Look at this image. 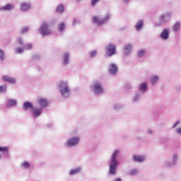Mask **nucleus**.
<instances>
[{
  "mask_svg": "<svg viewBox=\"0 0 181 181\" xmlns=\"http://www.w3.org/2000/svg\"><path fill=\"white\" fill-rule=\"evenodd\" d=\"M21 166H23V168H25V169H27V168H29V166H30V165L29 164V163L25 161L21 164Z\"/></svg>",
  "mask_w": 181,
  "mask_h": 181,
  "instance_id": "26",
  "label": "nucleus"
},
{
  "mask_svg": "<svg viewBox=\"0 0 181 181\" xmlns=\"http://www.w3.org/2000/svg\"><path fill=\"white\" fill-rule=\"evenodd\" d=\"M64 28H65V25H64V23H61L59 26H58V29L59 30H60L62 32V30H64Z\"/></svg>",
  "mask_w": 181,
  "mask_h": 181,
  "instance_id": "25",
  "label": "nucleus"
},
{
  "mask_svg": "<svg viewBox=\"0 0 181 181\" xmlns=\"http://www.w3.org/2000/svg\"><path fill=\"white\" fill-rule=\"evenodd\" d=\"M93 90L95 94H103L104 93V89L101 86V83L95 82L93 85Z\"/></svg>",
  "mask_w": 181,
  "mask_h": 181,
  "instance_id": "5",
  "label": "nucleus"
},
{
  "mask_svg": "<svg viewBox=\"0 0 181 181\" xmlns=\"http://www.w3.org/2000/svg\"><path fill=\"white\" fill-rule=\"evenodd\" d=\"M38 101L41 108H43V107H47V105H49L47 100L45 98H41L38 100Z\"/></svg>",
  "mask_w": 181,
  "mask_h": 181,
  "instance_id": "8",
  "label": "nucleus"
},
{
  "mask_svg": "<svg viewBox=\"0 0 181 181\" xmlns=\"http://www.w3.org/2000/svg\"><path fill=\"white\" fill-rule=\"evenodd\" d=\"M174 159H177V155L174 156Z\"/></svg>",
  "mask_w": 181,
  "mask_h": 181,
  "instance_id": "43",
  "label": "nucleus"
},
{
  "mask_svg": "<svg viewBox=\"0 0 181 181\" xmlns=\"http://www.w3.org/2000/svg\"><path fill=\"white\" fill-rule=\"evenodd\" d=\"M81 170V168H74L71 169L69 171V175H77V173H80V171Z\"/></svg>",
  "mask_w": 181,
  "mask_h": 181,
  "instance_id": "17",
  "label": "nucleus"
},
{
  "mask_svg": "<svg viewBox=\"0 0 181 181\" xmlns=\"http://www.w3.org/2000/svg\"><path fill=\"white\" fill-rule=\"evenodd\" d=\"M24 110H33V105L29 102H25L23 104Z\"/></svg>",
  "mask_w": 181,
  "mask_h": 181,
  "instance_id": "16",
  "label": "nucleus"
},
{
  "mask_svg": "<svg viewBox=\"0 0 181 181\" xmlns=\"http://www.w3.org/2000/svg\"><path fill=\"white\" fill-rule=\"evenodd\" d=\"M115 181H122L120 178H116Z\"/></svg>",
  "mask_w": 181,
  "mask_h": 181,
  "instance_id": "42",
  "label": "nucleus"
},
{
  "mask_svg": "<svg viewBox=\"0 0 181 181\" xmlns=\"http://www.w3.org/2000/svg\"><path fill=\"white\" fill-rule=\"evenodd\" d=\"M6 105L7 107H13V105H16V100H9Z\"/></svg>",
  "mask_w": 181,
  "mask_h": 181,
  "instance_id": "22",
  "label": "nucleus"
},
{
  "mask_svg": "<svg viewBox=\"0 0 181 181\" xmlns=\"http://www.w3.org/2000/svg\"><path fill=\"white\" fill-rule=\"evenodd\" d=\"M119 151L118 150H115L112 155V161L110 162L109 173L110 175H115L117 173V165H118V161H117V155Z\"/></svg>",
  "mask_w": 181,
  "mask_h": 181,
  "instance_id": "1",
  "label": "nucleus"
},
{
  "mask_svg": "<svg viewBox=\"0 0 181 181\" xmlns=\"http://www.w3.org/2000/svg\"><path fill=\"white\" fill-rule=\"evenodd\" d=\"M115 46L112 44H109L106 48V53L109 57L114 56L115 54Z\"/></svg>",
  "mask_w": 181,
  "mask_h": 181,
  "instance_id": "6",
  "label": "nucleus"
},
{
  "mask_svg": "<svg viewBox=\"0 0 181 181\" xmlns=\"http://www.w3.org/2000/svg\"><path fill=\"white\" fill-rule=\"evenodd\" d=\"M160 37L161 39L166 40V39L169 37V30H168L166 28L164 29L161 33Z\"/></svg>",
  "mask_w": 181,
  "mask_h": 181,
  "instance_id": "10",
  "label": "nucleus"
},
{
  "mask_svg": "<svg viewBox=\"0 0 181 181\" xmlns=\"http://www.w3.org/2000/svg\"><path fill=\"white\" fill-rule=\"evenodd\" d=\"M179 28H180V23L177 22L173 26V30H174V32H176V31L179 30Z\"/></svg>",
  "mask_w": 181,
  "mask_h": 181,
  "instance_id": "21",
  "label": "nucleus"
},
{
  "mask_svg": "<svg viewBox=\"0 0 181 181\" xmlns=\"http://www.w3.org/2000/svg\"><path fill=\"white\" fill-rule=\"evenodd\" d=\"M56 11L59 13H62V12H63V11H64V6H63V4L58 5L57 7Z\"/></svg>",
  "mask_w": 181,
  "mask_h": 181,
  "instance_id": "19",
  "label": "nucleus"
},
{
  "mask_svg": "<svg viewBox=\"0 0 181 181\" xmlns=\"http://www.w3.org/2000/svg\"><path fill=\"white\" fill-rule=\"evenodd\" d=\"M160 21H163V19H165V16L164 15L161 16L160 17Z\"/></svg>",
  "mask_w": 181,
  "mask_h": 181,
  "instance_id": "41",
  "label": "nucleus"
},
{
  "mask_svg": "<svg viewBox=\"0 0 181 181\" xmlns=\"http://www.w3.org/2000/svg\"><path fill=\"white\" fill-rule=\"evenodd\" d=\"M69 54H65L64 61H63L64 64H67V63H69Z\"/></svg>",
  "mask_w": 181,
  "mask_h": 181,
  "instance_id": "23",
  "label": "nucleus"
},
{
  "mask_svg": "<svg viewBox=\"0 0 181 181\" xmlns=\"http://www.w3.org/2000/svg\"><path fill=\"white\" fill-rule=\"evenodd\" d=\"M124 49L125 54H128V53H129L131 50H132V45H125Z\"/></svg>",
  "mask_w": 181,
  "mask_h": 181,
  "instance_id": "18",
  "label": "nucleus"
},
{
  "mask_svg": "<svg viewBox=\"0 0 181 181\" xmlns=\"http://www.w3.org/2000/svg\"><path fill=\"white\" fill-rule=\"evenodd\" d=\"M136 173H138V171L135 169H133L129 172V175H136Z\"/></svg>",
  "mask_w": 181,
  "mask_h": 181,
  "instance_id": "31",
  "label": "nucleus"
},
{
  "mask_svg": "<svg viewBox=\"0 0 181 181\" xmlns=\"http://www.w3.org/2000/svg\"><path fill=\"white\" fill-rule=\"evenodd\" d=\"M177 125H179V122H176L173 126V128H176V127H177Z\"/></svg>",
  "mask_w": 181,
  "mask_h": 181,
  "instance_id": "38",
  "label": "nucleus"
},
{
  "mask_svg": "<svg viewBox=\"0 0 181 181\" xmlns=\"http://www.w3.org/2000/svg\"><path fill=\"white\" fill-rule=\"evenodd\" d=\"M4 50L0 49V59H1V60H4Z\"/></svg>",
  "mask_w": 181,
  "mask_h": 181,
  "instance_id": "32",
  "label": "nucleus"
},
{
  "mask_svg": "<svg viewBox=\"0 0 181 181\" xmlns=\"http://www.w3.org/2000/svg\"><path fill=\"white\" fill-rule=\"evenodd\" d=\"M28 30H29L28 28H24V29H23V30H21V33H25V32H28Z\"/></svg>",
  "mask_w": 181,
  "mask_h": 181,
  "instance_id": "36",
  "label": "nucleus"
},
{
  "mask_svg": "<svg viewBox=\"0 0 181 181\" xmlns=\"http://www.w3.org/2000/svg\"><path fill=\"white\" fill-rule=\"evenodd\" d=\"M0 152H8V147L0 146Z\"/></svg>",
  "mask_w": 181,
  "mask_h": 181,
  "instance_id": "30",
  "label": "nucleus"
},
{
  "mask_svg": "<svg viewBox=\"0 0 181 181\" xmlns=\"http://www.w3.org/2000/svg\"><path fill=\"white\" fill-rule=\"evenodd\" d=\"M144 54H145V50L144 49H141L138 52V56L139 57H142V56H144Z\"/></svg>",
  "mask_w": 181,
  "mask_h": 181,
  "instance_id": "27",
  "label": "nucleus"
},
{
  "mask_svg": "<svg viewBox=\"0 0 181 181\" xmlns=\"http://www.w3.org/2000/svg\"><path fill=\"white\" fill-rule=\"evenodd\" d=\"M110 19V15H106V16L103 19H100L98 18V16H94L92 18V21L93 22V23H95L96 25H104V23H105V22L108 21Z\"/></svg>",
  "mask_w": 181,
  "mask_h": 181,
  "instance_id": "4",
  "label": "nucleus"
},
{
  "mask_svg": "<svg viewBox=\"0 0 181 181\" xmlns=\"http://www.w3.org/2000/svg\"><path fill=\"white\" fill-rule=\"evenodd\" d=\"M80 139L77 137L69 139V141L66 142V146H74V145H77Z\"/></svg>",
  "mask_w": 181,
  "mask_h": 181,
  "instance_id": "7",
  "label": "nucleus"
},
{
  "mask_svg": "<svg viewBox=\"0 0 181 181\" xmlns=\"http://www.w3.org/2000/svg\"><path fill=\"white\" fill-rule=\"evenodd\" d=\"M6 91V86H0V93H5Z\"/></svg>",
  "mask_w": 181,
  "mask_h": 181,
  "instance_id": "29",
  "label": "nucleus"
},
{
  "mask_svg": "<svg viewBox=\"0 0 181 181\" xmlns=\"http://www.w3.org/2000/svg\"><path fill=\"white\" fill-rule=\"evenodd\" d=\"M18 42L19 45H22L23 43V42L22 41V39H18Z\"/></svg>",
  "mask_w": 181,
  "mask_h": 181,
  "instance_id": "39",
  "label": "nucleus"
},
{
  "mask_svg": "<svg viewBox=\"0 0 181 181\" xmlns=\"http://www.w3.org/2000/svg\"><path fill=\"white\" fill-rule=\"evenodd\" d=\"M40 33L44 36H47V35H50V33H52V30L49 28V24H47V23H42L40 28Z\"/></svg>",
  "mask_w": 181,
  "mask_h": 181,
  "instance_id": "3",
  "label": "nucleus"
},
{
  "mask_svg": "<svg viewBox=\"0 0 181 181\" xmlns=\"http://www.w3.org/2000/svg\"><path fill=\"white\" fill-rule=\"evenodd\" d=\"M96 54H97V52L93 51L92 52H90V57H94V56H95Z\"/></svg>",
  "mask_w": 181,
  "mask_h": 181,
  "instance_id": "35",
  "label": "nucleus"
},
{
  "mask_svg": "<svg viewBox=\"0 0 181 181\" xmlns=\"http://www.w3.org/2000/svg\"><path fill=\"white\" fill-rule=\"evenodd\" d=\"M22 52H23V48L18 47L16 49L17 53H22Z\"/></svg>",
  "mask_w": 181,
  "mask_h": 181,
  "instance_id": "33",
  "label": "nucleus"
},
{
  "mask_svg": "<svg viewBox=\"0 0 181 181\" xmlns=\"http://www.w3.org/2000/svg\"><path fill=\"white\" fill-rule=\"evenodd\" d=\"M73 23H74H74H76V19L74 20Z\"/></svg>",
  "mask_w": 181,
  "mask_h": 181,
  "instance_id": "45",
  "label": "nucleus"
},
{
  "mask_svg": "<svg viewBox=\"0 0 181 181\" xmlns=\"http://www.w3.org/2000/svg\"><path fill=\"white\" fill-rule=\"evenodd\" d=\"M142 26H144V21H139V22H137L136 25V30H139V29H141Z\"/></svg>",
  "mask_w": 181,
  "mask_h": 181,
  "instance_id": "20",
  "label": "nucleus"
},
{
  "mask_svg": "<svg viewBox=\"0 0 181 181\" xmlns=\"http://www.w3.org/2000/svg\"><path fill=\"white\" fill-rule=\"evenodd\" d=\"M177 134H181V127L177 129Z\"/></svg>",
  "mask_w": 181,
  "mask_h": 181,
  "instance_id": "40",
  "label": "nucleus"
},
{
  "mask_svg": "<svg viewBox=\"0 0 181 181\" xmlns=\"http://www.w3.org/2000/svg\"><path fill=\"white\" fill-rule=\"evenodd\" d=\"M21 11H28L30 9V4L28 3H22L21 6Z\"/></svg>",
  "mask_w": 181,
  "mask_h": 181,
  "instance_id": "13",
  "label": "nucleus"
},
{
  "mask_svg": "<svg viewBox=\"0 0 181 181\" xmlns=\"http://www.w3.org/2000/svg\"><path fill=\"white\" fill-rule=\"evenodd\" d=\"M159 79V78L156 76H153L152 78H151V83L152 84H155V83H156V81H158V80Z\"/></svg>",
  "mask_w": 181,
  "mask_h": 181,
  "instance_id": "28",
  "label": "nucleus"
},
{
  "mask_svg": "<svg viewBox=\"0 0 181 181\" xmlns=\"http://www.w3.org/2000/svg\"><path fill=\"white\" fill-rule=\"evenodd\" d=\"M11 9H13V5L11 4H6L3 7L0 8L1 11H11Z\"/></svg>",
  "mask_w": 181,
  "mask_h": 181,
  "instance_id": "11",
  "label": "nucleus"
},
{
  "mask_svg": "<svg viewBox=\"0 0 181 181\" xmlns=\"http://www.w3.org/2000/svg\"><path fill=\"white\" fill-rule=\"evenodd\" d=\"M147 88L146 83H141L140 86V91H145Z\"/></svg>",
  "mask_w": 181,
  "mask_h": 181,
  "instance_id": "24",
  "label": "nucleus"
},
{
  "mask_svg": "<svg viewBox=\"0 0 181 181\" xmlns=\"http://www.w3.org/2000/svg\"><path fill=\"white\" fill-rule=\"evenodd\" d=\"M32 48V44H28L26 45V49H29Z\"/></svg>",
  "mask_w": 181,
  "mask_h": 181,
  "instance_id": "37",
  "label": "nucleus"
},
{
  "mask_svg": "<svg viewBox=\"0 0 181 181\" xmlns=\"http://www.w3.org/2000/svg\"><path fill=\"white\" fill-rule=\"evenodd\" d=\"M109 71L111 73V74H117V71H118V67L116 66L115 64H112L110 65Z\"/></svg>",
  "mask_w": 181,
  "mask_h": 181,
  "instance_id": "9",
  "label": "nucleus"
},
{
  "mask_svg": "<svg viewBox=\"0 0 181 181\" xmlns=\"http://www.w3.org/2000/svg\"><path fill=\"white\" fill-rule=\"evenodd\" d=\"M2 79L4 80V81H8V83H16V81L15 80V78H11V77H9L8 76H2Z\"/></svg>",
  "mask_w": 181,
  "mask_h": 181,
  "instance_id": "14",
  "label": "nucleus"
},
{
  "mask_svg": "<svg viewBox=\"0 0 181 181\" xmlns=\"http://www.w3.org/2000/svg\"><path fill=\"white\" fill-rule=\"evenodd\" d=\"M124 2H129V0H124Z\"/></svg>",
  "mask_w": 181,
  "mask_h": 181,
  "instance_id": "44",
  "label": "nucleus"
},
{
  "mask_svg": "<svg viewBox=\"0 0 181 181\" xmlns=\"http://www.w3.org/2000/svg\"><path fill=\"white\" fill-rule=\"evenodd\" d=\"M100 0H92L91 1V5L92 6H94V5H95V4H97V2H99Z\"/></svg>",
  "mask_w": 181,
  "mask_h": 181,
  "instance_id": "34",
  "label": "nucleus"
},
{
  "mask_svg": "<svg viewBox=\"0 0 181 181\" xmlns=\"http://www.w3.org/2000/svg\"><path fill=\"white\" fill-rule=\"evenodd\" d=\"M59 90L62 97H69L70 95V90L67 86V83L61 82L59 85Z\"/></svg>",
  "mask_w": 181,
  "mask_h": 181,
  "instance_id": "2",
  "label": "nucleus"
},
{
  "mask_svg": "<svg viewBox=\"0 0 181 181\" xmlns=\"http://www.w3.org/2000/svg\"><path fill=\"white\" fill-rule=\"evenodd\" d=\"M133 159L135 160V162H144L145 160V157L142 156L134 155L133 156Z\"/></svg>",
  "mask_w": 181,
  "mask_h": 181,
  "instance_id": "12",
  "label": "nucleus"
},
{
  "mask_svg": "<svg viewBox=\"0 0 181 181\" xmlns=\"http://www.w3.org/2000/svg\"><path fill=\"white\" fill-rule=\"evenodd\" d=\"M33 114L34 117H39L40 114H42V110L39 108H33Z\"/></svg>",
  "mask_w": 181,
  "mask_h": 181,
  "instance_id": "15",
  "label": "nucleus"
}]
</instances>
